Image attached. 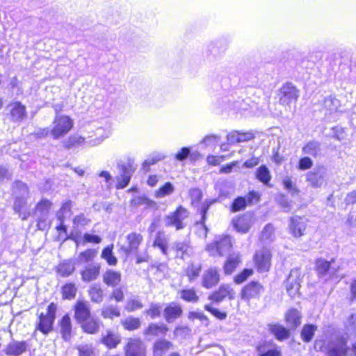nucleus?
I'll return each instance as SVG.
<instances>
[{
	"label": "nucleus",
	"instance_id": "nucleus-36",
	"mask_svg": "<svg viewBox=\"0 0 356 356\" xmlns=\"http://www.w3.org/2000/svg\"><path fill=\"white\" fill-rule=\"evenodd\" d=\"M79 324L83 332L88 334H94L99 330V321L92 317L84 320Z\"/></svg>",
	"mask_w": 356,
	"mask_h": 356
},
{
	"label": "nucleus",
	"instance_id": "nucleus-45",
	"mask_svg": "<svg viewBox=\"0 0 356 356\" xmlns=\"http://www.w3.org/2000/svg\"><path fill=\"white\" fill-rule=\"evenodd\" d=\"M75 270L74 264L69 260L61 262L57 267V273L63 277L70 276Z\"/></svg>",
	"mask_w": 356,
	"mask_h": 356
},
{
	"label": "nucleus",
	"instance_id": "nucleus-39",
	"mask_svg": "<svg viewBox=\"0 0 356 356\" xmlns=\"http://www.w3.org/2000/svg\"><path fill=\"white\" fill-rule=\"evenodd\" d=\"M216 202V200H206L202 204L200 209V213L201 214V219L198 222V224L201 225L204 231V237L206 238L207 235V232L209 229L205 225L206 219H207V213L210 207Z\"/></svg>",
	"mask_w": 356,
	"mask_h": 356
},
{
	"label": "nucleus",
	"instance_id": "nucleus-61",
	"mask_svg": "<svg viewBox=\"0 0 356 356\" xmlns=\"http://www.w3.org/2000/svg\"><path fill=\"white\" fill-rule=\"evenodd\" d=\"M219 138V136L215 134H211L206 136L201 141V143L203 144L206 147L209 146H215L217 143L218 140Z\"/></svg>",
	"mask_w": 356,
	"mask_h": 356
},
{
	"label": "nucleus",
	"instance_id": "nucleus-5",
	"mask_svg": "<svg viewBox=\"0 0 356 356\" xmlns=\"http://www.w3.org/2000/svg\"><path fill=\"white\" fill-rule=\"evenodd\" d=\"M189 216V211L182 206H179L173 212L163 217V223L166 227H175L181 230L186 226L184 220Z\"/></svg>",
	"mask_w": 356,
	"mask_h": 356
},
{
	"label": "nucleus",
	"instance_id": "nucleus-56",
	"mask_svg": "<svg viewBox=\"0 0 356 356\" xmlns=\"http://www.w3.org/2000/svg\"><path fill=\"white\" fill-rule=\"evenodd\" d=\"M72 201L67 200L61 206V208L57 213V218L60 222H64L66 214L71 213Z\"/></svg>",
	"mask_w": 356,
	"mask_h": 356
},
{
	"label": "nucleus",
	"instance_id": "nucleus-30",
	"mask_svg": "<svg viewBox=\"0 0 356 356\" xmlns=\"http://www.w3.org/2000/svg\"><path fill=\"white\" fill-rule=\"evenodd\" d=\"M59 325L60 328V332L62 338L65 341H69L72 337V325L71 318L67 314H65L62 317L59 322Z\"/></svg>",
	"mask_w": 356,
	"mask_h": 356
},
{
	"label": "nucleus",
	"instance_id": "nucleus-35",
	"mask_svg": "<svg viewBox=\"0 0 356 356\" xmlns=\"http://www.w3.org/2000/svg\"><path fill=\"white\" fill-rule=\"evenodd\" d=\"M182 314V309L179 305L170 304L163 311V315L168 323H171L179 318Z\"/></svg>",
	"mask_w": 356,
	"mask_h": 356
},
{
	"label": "nucleus",
	"instance_id": "nucleus-54",
	"mask_svg": "<svg viewBox=\"0 0 356 356\" xmlns=\"http://www.w3.org/2000/svg\"><path fill=\"white\" fill-rule=\"evenodd\" d=\"M175 191L174 186L170 182H166L156 191L155 195L157 198H162L172 194Z\"/></svg>",
	"mask_w": 356,
	"mask_h": 356
},
{
	"label": "nucleus",
	"instance_id": "nucleus-59",
	"mask_svg": "<svg viewBox=\"0 0 356 356\" xmlns=\"http://www.w3.org/2000/svg\"><path fill=\"white\" fill-rule=\"evenodd\" d=\"M253 271L252 269L245 268L239 274L234 277V282L237 284L244 282L252 274Z\"/></svg>",
	"mask_w": 356,
	"mask_h": 356
},
{
	"label": "nucleus",
	"instance_id": "nucleus-4",
	"mask_svg": "<svg viewBox=\"0 0 356 356\" xmlns=\"http://www.w3.org/2000/svg\"><path fill=\"white\" fill-rule=\"evenodd\" d=\"M89 139L88 143L90 147L100 145L111 134L110 126L102 125L99 123H92L86 128Z\"/></svg>",
	"mask_w": 356,
	"mask_h": 356
},
{
	"label": "nucleus",
	"instance_id": "nucleus-60",
	"mask_svg": "<svg viewBox=\"0 0 356 356\" xmlns=\"http://www.w3.org/2000/svg\"><path fill=\"white\" fill-rule=\"evenodd\" d=\"M274 233V227L271 224L266 225L261 235V239L262 241H270L272 240V237Z\"/></svg>",
	"mask_w": 356,
	"mask_h": 356
},
{
	"label": "nucleus",
	"instance_id": "nucleus-29",
	"mask_svg": "<svg viewBox=\"0 0 356 356\" xmlns=\"http://www.w3.org/2000/svg\"><path fill=\"white\" fill-rule=\"evenodd\" d=\"M102 279L104 283L108 286L115 287L121 282L122 275L118 271L108 269L103 274Z\"/></svg>",
	"mask_w": 356,
	"mask_h": 356
},
{
	"label": "nucleus",
	"instance_id": "nucleus-27",
	"mask_svg": "<svg viewBox=\"0 0 356 356\" xmlns=\"http://www.w3.org/2000/svg\"><path fill=\"white\" fill-rule=\"evenodd\" d=\"M340 106V101L334 96H327L324 99L323 101V109L325 111V115L328 116L335 113L339 112Z\"/></svg>",
	"mask_w": 356,
	"mask_h": 356
},
{
	"label": "nucleus",
	"instance_id": "nucleus-12",
	"mask_svg": "<svg viewBox=\"0 0 356 356\" xmlns=\"http://www.w3.org/2000/svg\"><path fill=\"white\" fill-rule=\"evenodd\" d=\"M125 356H145L146 348L143 342L138 338H130L124 347Z\"/></svg>",
	"mask_w": 356,
	"mask_h": 356
},
{
	"label": "nucleus",
	"instance_id": "nucleus-11",
	"mask_svg": "<svg viewBox=\"0 0 356 356\" xmlns=\"http://www.w3.org/2000/svg\"><path fill=\"white\" fill-rule=\"evenodd\" d=\"M224 103L228 108L240 113L247 111L254 106V102L252 101L250 97L245 99L238 97L237 100H234V98L232 97V98H227Z\"/></svg>",
	"mask_w": 356,
	"mask_h": 356
},
{
	"label": "nucleus",
	"instance_id": "nucleus-2",
	"mask_svg": "<svg viewBox=\"0 0 356 356\" xmlns=\"http://www.w3.org/2000/svg\"><path fill=\"white\" fill-rule=\"evenodd\" d=\"M118 169L119 175L115 177V187L117 189H123L129 185L131 178L136 170L134 159L131 157H128L126 161H119L118 163Z\"/></svg>",
	"mask_w": 356,
	"mask_h": 356
},
{
	"label": "nucleus",
	"instance_id": "nucleus-33",
	"mask_svg": "<svg viewBox=\"0 0 356 356\" xmlns=\"http://www.w3.org/2000/svg\"><path fill=\"white\" fill-rule=\"evenodd\" d=\"M202 271V264L200 262L190 261L184 270L185 274L190 282L197 280Z\"/></svg>",
	"mask_w": 356,
	"mask_h": 356
},
{
	"label": "nucleus",
	"instance_id": "nucleus-62",
	"mask_svg": "<svg viewBox=\"0 0 356 356\" xmlns=\"http://www.w3.org/2000/svg\"><path fill=\"white\" fill-rule=\"evenodd\" d=\"M78 350L79 356H95V352L91 345L80 346Z\"/></svg>",
	"mask_w": 356,
	"mask_h": 356
},
{
	"label": "nucleus",
	"instance_id": "nucleus-52",
	"mask_svg": "<svg viewBox=\"0 0 356 356\" xmlns=\"http://www.w3.org/2000/svg\"><path fill=\"white\" fill-rule=\"evenodd\" d=\"M77 289L74 283H68L62 287L63 299L72 300L76 296Z\"/></svg>",
	"mask_w": 356,
	"mask_h": 356
},
{
	"label": "nucleus",
	"instance_id": "nucleus-25",
	"mask_svg": "<svg viewBox=\"0 0 356 356\" xmlns=\"http://www.w3.org/2000/svg\"><path fill=\"white\" fill-rule=\"evenodd\" d=\"M101 266L99 264H89L81 272V280L90 282L97 280L100 273Z\"/></svg>",
	"mask_w": 356,
	"mask_h": 356
},
{
	"label": "nucleus",
	"instance_id": "nucleus-44",
	"mask_svg": "<svg viewBox=\"0 0 356 356\" xmlns=\"http://www.w3.org/2000/svg\"><path fill=\"white\" fill-rule=\"evenodd\" d=\"M179 294L180 298L187 302L195 303L199 300V296L194 288L181 289L179 291Z\"/></svg>",
	"mask_w": 356,
	"mask_h": 356
},
{
	"label": "nucleus",
	"instance_id": "nucleus-42",
	"mask_svg": "<svg viewBox=\"0 0 356 356\" xmlns=\"http://www.w3.org/2000/svg\"><path fill=\"white\" fill-rule=\"evenodd\" d=\"M88 295L92 302L95 303H101L104 299V291L97 284L91 285L88 289Z\"/></svg>",
	"mask_w": 356,
	"mask_h": 356
},
{
	"label": "nucleus",
	"instance_id": "nucleus-40",
	"mask_svg": "<svg viewBox=\"0 0 356 356\" xmlns=\"http://www.w3.org/2000/svg\"><path fill=\"white\" fill-rule=\"evenodd\" d=\"M168 328L164 325H158L156 323H150L147 328L144 331L145 335H152L154 337H163L166 334Z\"/></svg>",
	"mask_w": 356,
	"mask_h": 356
},
{
	"label": "nucleus",
	"instance_id": "nucleus-28",
	"mask_svg": "<svg viewBox=\"0 0 356 356\" xmlns=\"http://www.w3.org/2000/svg\"><path fill=\"white\" fill-rule=\"evenodd\" d=\"M28 344L26 341H13L8 344L5 352L8 355L19 356L26 352Z\"/></svg>",
	"mask_w": 356,
	"mask_h": 356
},
{
	"label": "nucleus",
	"instance_id": "nucleus-64",
	"mask_svg": "<svg viewBox=\"0 0 356 356\" xmlns=\"http://www.w3.org/2000/svg\"><path fill=\"white\" fill-rule=\"evenodd\" d=\"M161 312V307L159 305H152L150 308L146 311V314L152 318H156L160 316Z\"/></svg>",
	"mask_w": 356,
	"mask_h": 356
},
{
	"label": "nucleus",
	"instance_id": "nucleus-32",
	"mask_svg": "<svg viewBox=\"0 0 356 356\" xmlns=\"http://www.w3.org/2000/svg\"><path fill=\"white\" fill-rule=\"evenodd\" d=\"M268 330L275 339L280 341L287 339L290 336V331L280 324H269Z\"/></svg>",
	"mask_w": 356,
	"mask_h": 356
},
{
	"label": "nucleus",
	"instance_id": "nucleus-6",
	"mask_svg": "<svg viewBox=\"0 0 356 356\" xmlns=\"http://www.w3.org/2000/svg\"><path fill=\"white\" fill-rule=\"evenodd\" d=\"M232 248V238L228 235L219 236L213 243L207 245L206 250L211 256H224L229 254Z\"/></svg>",
	"mask_w": 356,
	"mask_h": 356
},
{
	"label": "nucleus",
	"instance_id": "nucleus-20",
	"mask_svg": "<svg viewBox=\"0 0 356 356\" xmlns=\"http://www.w3.org/2000/svg\"><path fill=\"white\" fill-rule=\"evenodd\" d=\"M91 317L90 307L87 301L78 300L74 305V318L78 323Z\"/></svg>",
	"mask_w": 356,
	"mask_h": 356
},
{
	"label": "nucleus",
	"instance_id": "nucleus-48",
	"mask_svg": "<svg viewBox=\"0 0 356 356\" xmlns=\"http://www.w3.org/2000/svg\"><path fill=\"white\" fill-rule=\"evenodd\" d=\"M256 178L265 185H267L270 179L271 175L266 165H262L256 171Z\"/></svg>",
	"mask_w": 356,
	"mask_h": 356
},
{
	"label": "nucleus",
	"instance_id": "nucleus-51",
	"mask_svg": "<svg viewBox=\"0 0 356 356\" xmlns=\"http://www.w3.org/2000/svg\"><path fill=\"white\" fill-rule=\"evenodd\" d=\"M330 268V262L320 258L316 261V270L320 277H324L327 275Z\"/></svg>",
	"mask_w": 356,
	"mask_h": 356
},
{
	"label": "nucleus",
	"instance_id": "nucleus-46",
	"mask_svg": "<svg viewBox=\"0 0 356 356\" xmlns=\"http://www.w3.org/2000/svg\"><path fill=\"white\" fill-rule=\"evenodd\" d=\"M101 314L104 318L113 319L120 316V310L117 305H104L102 309Z\"/></svg>",
	"mask_w": 356,
	"mask_h": 356
},
{
	"label": "nucleus",
	"instance_id": "nucleus-3",
	"mask_svg": "<svg viewBox=\"0 0 356 356\" xmlns=\"http://www.w3.org/2000/svg\"><path fill=\"white\" fill-rule=\"evenodd\" d=\"M57 309V305L54 302H51L47 308V312H42L38 316L36 329L43 334L47 335L53 331Z\"/></svg>",
	"mask_w": 356,
	"mask_h": 356
},
{
	"label": "nucleus",
	"instance_id": "nucleus-22",
	"mask_svg": "<svg viewBox=\"0 0 356 356\" xmlns=\"http://www.w3.org/2000/svg\"><path fill=\"white\" fill-rule=\"evenodd\" d=\"M172 249L175 251L176 257L181 259H185L186 257H189L193 254V248L186 239L182 241H175L172 245Z\"/></svg>",
	"mask_w": 356,
	"mask_h": 356
},
{
	"label": "nucleus",
	"instance_id": "nucleus-58",
	"mask_svg": "<svg viewBox=\"0 0 356 356\" xmlns=\"http://www.w3.org/2000/svg\"><path fill=\"white\" fill-rule=\"evenodd\" d=\"M143 307L142 302L138 298H132L129 300L125 305V309L129 312H134L141 309Z\"/></svg>",
	"mask_w": 356,
	"mask_h": 356
},
{
	"label": "nucleus",
	"instance_id": "nucleus-47",
	"mask_svg": "<svg viewBox=\"0 0 356 356\" xmlns=\"http://www.w3.org/2000/svg\"><path fill=\"white\" fill-rule=\"evenodd\" d=\"M113 245H109L104 248L102 252L101 257L106 260L109 266H116L118 259L113 252Z\"/></svg>",
	"mask_w": 356,
	"mask_h": 356
},
{
	"label": "nucleus",
	"instance_id": "nucleus-13",
	"mask_svg": "<svg viewBox=\"0 0 356 356\" xmlns=\"http://www.w3.org/2000/svg\"><path fill=\"white\" fill-rule=\"evenodd\" d=\"M264 291V289L259 282L252 281L243 288L241 297V299L246 301L250 299L259 298Z\"/></svg>",
	"mask_w": 356,
	"mask_h": 356
},
{
	"label": "nucleus",
	"instance_id": "nucleus-10",
	"mask_svg": "<svg viewBox=\"0 0 356 356\" xmlns=\"http://www.w3.org/2000/svg\"><path fill=\"white\" fill-rule=\"evenodd\" d=\"M254 261L259 273L268 271L271 264V254L270 251L266 248L257 251L254 254Z\"/></svg>",
	"mask_w": 356,
	"mask_h": 356
},
{
	"label": "nucleus",
	"instance_id": "nucleus-8",
	"mask_svg": "<svg viewBox=\"0 0 356 356\" xmlns=\"http://www.w3.org/2000/svg\"><path fill=\"white\" fill-rule=\"evenodd\" d=\"M279 102L283 106H290L296 103L299 97V90L291 83H286L280 88Z\"/></svg>",
	"mask_w": 356,
	"mask_h": 356
},
{
	"label": "nucleus",
	"instance_id": "nucleus-23",
	"mask_svg": "<svg viewBox=\"0 0 356 356\" xmlns=\"http://www.w3.org/2000/svg\"><path fill=\"white\" fill-rule=\"evenodd\" d=\"M252 216L245 214L232 220V225L235 230L241 233H246L250 229L252 224Z\"/></svg>",
	"mask_w": 356,
	"mask_h": 356
},
{
	"label": "nucleus",
	"instance_id": "nucleus-18",
	"mask_svg": "<svg viewBox=\"0 0 356 356\" xmlns=\"http://www.w3.org/2000/svg\"><path fill=\"white\" fill-rule=\"evenodd\" d=\"M307 222L305 218L298 216L291 217L289 223L290 232L296 238L302 236L306 229Z\"/></svg>",
	"mask_w": 356,
	"mask_h": 356
},
{
	"label": "nucleus",
	"instance_id": "nucleus-26",
	"mask_svg": "<svg viewBox=\"0 0 356 356\" xmlns=\"http://www.w3.org/2000/svg\"><path fill=\"white\" fill-rule=\"evenodd\" d=\"M10 108V117L13 122H19L26 118V107L21 102L11 104Z\"/></svg>",
	"mask_w": 356,
	"mask_h": 356
},
{
	"label": "nucleus",
	"instance_id": "nucleus-16",
	"mask_svg": "<svg viewBox=\"0 0 356 356\" xmlns=\"http://www.w3.org/2000/svg\"><path fill=\"white\" fill-rule=\"evenodd\" d=\"M220 281L219 271L216 267L206 270L202 277V287L209 289L218 284Z\"/></svg>",
	"mask_w": 356,
	"mask_h": 356
},
{
	"label": "nucleus",
	"instance_id": "nucleus-63",
	"mask_svg": "<svg viewBox=\"0 0 356 356\" xmlns=\"http://www.w3.org/2000/svg\"><path fill=\"white\" fill-rule=\"evenodd\" d=\"M83 243H91L95 244L100 243L102 238L98 235L85 233L83 236Z\"/></svg>",
	"mask_w": 356,
	"mask_h": 356
},
{
	"label": "nucleus",
	"instance_id": "nucleus-34",
	"mask_svg": "<svg viewBox=\"0 0 356 356\" xmlns=\"http://www.w3.org/2000/svg\"><path fill=\"white\" fill-rule=\"evenodd\" d=\"M101 341L108 348L112 349L116 348L120 343V337L115 332L106 330V333L102 334Z\"/></svg>",
	"mask_w": 356,
	"mask_h": 356
},
{
	"label": "nucleus",
	"instance_id": "nucleus-15",
	"mask_svg": "<svg viewBox=\"0 0 356 356\" xmlns=\"http://www.w3.org/2000/svg\"><path fill=\"white\" fill-rule=\"evenodd\" d=\"M259 199L258 193L255 191L250 192L246 196H239L234 200L231 205V211L232 212H237L241 211L248 205L251 204L254 200L258 202Z\"/></svg>",
	"mask_w": 356,
	"mask_h": 356
},
{
	"label": "nucleus",
	"instance_id": "nucleus-7",
	"mask_svg": "<svg viewBox=\"0 0 356 356\" xmlns=\"http://www.w3.org/2000/svg\"><path fill=\"white\" fill-rule=\"evenodd\" d=\"M74 122L69 116L65 115H56L53 127L51 129V135L55 140L66 135L73 127Z\"/></svg>",
	"mask_w": 356,
	"mask_h": 356
},
{
	"label": "nucleus",
	"instance_id": "nucleus-53",
	"mask_svg": "<svg viewBox=\"0 0 356 356\" xmlns=\"http://www.w3.org/2000/svg\"><path fill=\"white\" fill-rule=\"evenodd\" d=\"M124 327L127 330L132 331L138 329L140 327L141 322L139 318L128 317L122 322Z\"/></svg>",
	"mask_w": 356,
	"mask_h": 356
},
{
	"label": "nucleus",
	"instance_id": "nucleus-31",
	"mask_svg": "<svg viewBox=\"0 0 356 356\" xmlns=\"http://www.w3.org/2000/svg\"><path fill=\"white\" fill-rule=\"evenodd\" d=\"M325 172L323 168L315 169L307 173L306 179L314 188L320 187L323 183Z\"/></svg>",
	"mask_w": 356,
	"mask_h": 356
},
{
	"label": "nucleus",
	"instance_id": "nucleus-38",
	"mask_svg": "<svg viewBox=\"0 0 356 356\" xmlns=\"http://www.w3.org/2000/svg\"><path fill=\"white\" fill-rule=\"evenodd\" d=\"M241 262V257L238 254H229L224 264V272L226 275L232 274Z\"/></svg>",
	"mask_w": 356,
	"mask_h": 356
},
{
	"label": "nucleus",
	"instance_id": "nucleus-43",
	"mask_svg": "<svg viewBox=\"0 0 356 356\" xmlns=\"http://www.w3.org/2000/svg\"><path fill=\"white\" fill-rule=\"evenodd\" d=\"M302 152L317 157L321 154V143L316 140H311L302 147Z\"/></svg>",
	"mask_w": 356,
	"mask_h": 356
},
{
	"label": "nucleus",
	"instance_id": "nucleus-17",
	"mask_svg": "<svg viewBox=\"0 0 356 356\" xmlns=\"http://www.w3.org/2000/svg\"><path fill=\"white\" fill-rule=\"evenodd\" d=\"M234 297L235 293L232 286L229 284H222L217 291L209 296V300L220 302L226 298L233 300Z\"/></svg>",
	"mask_w": 356,
	"mask_h": 356
},
{
	"label": "nucleus",
	"instance_id": "nucleus-49",
	"mask_svg": "<svg viewBox=\"0 0 356 356\" xmlns=\"http://www.w3.org/2000/svg\"><path fill=\"white\" fill-rule=\"evenodd\" d=\"M317 327L313 324L305 325L301 331V338L303 341L308 343L312 341Z\"/></svg>",
	"mask_w": 356,
	"mask_h": 356
},
{
	"label": "nucleus",
	"instance_id": "nucleus-19",
	"mask_svg": "<svg viewBox=\"0 0 356 356\" xmlns=\"http://www.w3.org/2000/svg\"><path fill=\"white\" fill-rule=\"evenodd\" d=\"M51 202L47 200H42L36 206L35 215L38 217V226L39 229L45 225V222L51 208Z\"/></svg>",
	"mask_w": 356,
	"mask_h": 356
},
{
	"label": "nucleus",
	"instance_id": "nucleus-24",
	"mask_svg": "<svg viewBox=\"0 0 356 356\" xmlns=\"http://www.w3.org/2000/svg\"><path fill=\"white\" fill-rule=\"evenodd\" d=\"M83 136L77 134L70 136L67 139L63 142V146L67 149H71L74 147H90L88 143L89 139L87 132L85 131Z\"/></svg>",
	"mask_w": 356,
	"mask_h": 356
},
{
	"label": "nucleus",
	"instance_id": "nucleus-41",
	"mask_svg": "<svg viewBox=\"0 0 356 356\" xmlns=\"http://www.w3.org/2000/svg\"><path fill=\"white\" fill-rule=\"evenodd\" d=\"M168 238L164 234L159 232L155 236L153 242V247L159 248L161 253L165 256H167L168 254Z\"/></svg>",
	"mask_w": 356,
	"mask_h": 356
},
{
	"label": "nucleus",
	"instance_id": "nucleus-57",
	"mask_svg": "<svg viewBox=\"0 0 356 356\" xmlns=\"http://www.w3.org/2000/svg\"><path fill=\"white\" fill-rule=\"evenodd\" d=\"M191 153V147H183L174 156V159L179 162L184 161Z\"/></svg>",
	"mask_w": 356,
	"mask_h": 356
},
{
	"label": "nucleus",
	"instance_id": "nucleus-37",
	"mask_svg": "<svg viewBox=\"0 0 356 356\" xmlns=\"http://www.w3.org/2000/svg\"><path fill=\"white\" fill-rule=\"evenodd\" d=\"M172 343L164 339L156 340L153 345V355L162 356L166 351L172 348Z\"/></svg>",
	"mask_w": 356,
	"mask_h": 356
},
{
	"label": "nucleus",
	"instance_id": "nucleus-14",
	"mask_svg": "<svg viewBox=\"0 0 356 356\" xmlns=\"http://www.w3.org/2000/svg\"><path fill=\"white\" fill-rule=\"evenodd\" d=\"M301 272L298 268H294L291 270L289 275L285 282V287L288 294L293 297L298 292L300 284V277Z\"/></svg>",
	"mask_w": 356,
	"mask_h": 356
},
{
	"label": "nucleus",
	"instance_id": "nucleus-9",
	"mask_svg": "<svg viewBox=\"0 0 356 356\" xmlns=\"http://www.w3.org/2000/svg\"><path fill=\"white\" fill-rule=\"evenodd\" d=\"M127 245H122L121 250L127 256L131 254H136L140 245L143 241L141 234L132 232L126 236Z\"/></svg>",
	"mask_w": 356,
	"mask_h": 356
},
{
	"label": "nucleus",
	"instance_id": "nucleus-21",
	"mask_svg": "<svg viewBox=\"0 0 356 356\" xmlns=\"http://www.w3.org/2000/svg\"><path fill=\"white\" fill-rule=\"evenodd\" d=\"M347 351V340L339 337L327 348V354L328 356H346Z\"/></svg>",
	"mask_w": 356,
	"mask_h": 356
},
{
	"label": "nucleus",
	"instance_id": "nucleus-50",
	"mask_svg": "<svg viewBox=\"0 0 356 356\" xmlns=\"http://www.w3.org/2000/svg\"><path fill=\"white\" fill-rule=\"evenodd\" d=\"M286 321L292 327H297L300 324V315L298 310L292 309L288 311L285 316Z\"/></svg>",
	"mask_w": 356,
	"mask_h": 356
},
{
	"label": "nucleus",
	"instance_id": "nucleus-1",
	"mask_svg": "<svg viewBox=\"0 0 356 356\" xmlns=\"http://www.w3.org/2000/svg\"><path fill=\"white\" fill-rule=\"evenodd\" d=\"M15 195L14 209L19 213L22 220L27 219L31 216V211L27 206L29 189L25 184L20 181H15L13 186Z\"/></svg>",
	"mask_w": 356,
	"mask_h": 356
},
{
	"label": "nucleus",
	"instance_id": "nucleus-55",
	"mask_svg": "<svg viewBox=\"0 0 356 356\" xmlns=\"http://www.w3.org/2000/svg\"><path fill=\"white\" fill-rule=\"evenodd\" d=\"M97 255V251L95 249H88L79 253L78 260L81 263H88L92 261Z\"/></svg>",
	"mask_w": 356,
	"mask_h": 356
}]
</instances>
